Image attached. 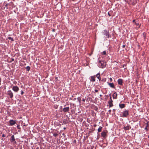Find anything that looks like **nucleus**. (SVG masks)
Wrapping results in <instances>:
<instances>
[{"instance_id":"obj_14","label":"nucleus","mask_w":149,"mask_h":149,"mask_svg":"<svg viewBox=\"0 0 149 149\" xmlns=\"http://www.w3.org/2000/svg\"><path fill=\"white\" fill-rule=\"evenodd\" d=\"M148 127L149 128V122H147V123H146V127H145V129L147 131H148Z\"/></svg>"},{"instance_id":"obj_33","label":"nucleus","mask_w":149,"mask_h":149,"mask_svg":"<svg viewBox=\"0 0 149 149\" xmlns=\"http://www.w3.org/2000/svg\"><path fill=\"white\" fill-rule=\"evenodd\" d=\"M109 111L110 113V112H111V110L110 109V110H109V111Z\"/></svg>"},{"instance_id":"obj_23","label":"nucleus","mask_w":149,"mask_h":149,"mask_svg":"<svg viewBox=\"0 0 149 149\" xmlns=\"http://www.w3.org/2000/svg\"><path fill=\"white\" fill-rule=\"evenodd\" d=\"M105 66H100L99 68H105Z\"/></svg>"},{"instance_id":"obj_42","label":"nucleus","mask_w":149,"mask_h":149,"mask_svg":"<svg viewBox=\"0 0 149 149\" xmlns=\"http://www.w3.org/2000/svg\"><path fill=\"white\" fill-rule=\"evenodd\" d=\"M148 138H149V136H148Z\"/></svg>"},{"instance_id":"obj_41","label":"nucleus","mask_w":149,"mask_h":149,"mask_svg":"<svg viewBox=\"0 0 149 149\" xmlns=\"http://www.w3.org/2000/svg\"><path fill=\"white\" fill-rule=\"evenodd\" d=\"M64 129H65V128H64Z\"/></svg>"},{"instance_id":"obj_22","label":"nucleus","mask_w":149,"mask_h":149,"mask_svg":"<svg viewBox=\"0 0 149 149\" xmlns=\"http://www.w3.org/2000/svg\"><path fill=\"white\" fill-rule=\"evenodd\" d=\"M106 52L105 51H104L102 53V54L103 55H105L106 54Z\"/></svg>"},{"instance_id":"obj_16","label":"nucleus","mask_w":149,"mask_h":149,"mask_svg":"<svg viewBox=\"0 0 149 149\" xmlns=\"http://www.w3.org/2000/svg\"><path fill=\"white\" fill-rule=\"evenodd\" d=\"M96 77L99 79V81L101 79H100V74L99 73L97 74L96 75Z\"/></svg>"},{"instance_id":"obj_4","label":"nucleus","mask_w":149,"mask_h":149,"mask_svg":"<svg viewBox=\"0 0 149 149\" xmlns=\"http://www.w3.org/2000/svg\"><path fill=\"white\" fill-rule=\"evenodd\" d=\"M104 34L107 36V38H109V32L106 30H104Z\"/></svg>"},{"instance_id":"obj_8","label":"nucleus","mask_w":149,"mask_h":149,"mask_svg":"<svg viewBox=\"0 0 149 149\" xmlns=\"http://www.w3.org/2000/svg\"><path fill=\"white\" fill-rule=\"evenodd\" d=\"M118 84L122 85L123 84L122 79H119L118 80Z\"/></svg>"},{"instance_id":"obj_38","label":"nucleus","mask_w":149,"mask_h":149,"mask_svg":"<svg viewBox=\"0 0 149 149\" xmlns=\"http://www.w3.org/2000/svg\"><path fill=\"white\" fill-rule=\"evenodd\" d=\"M113 111H115V109H113Z\"/></svg>"},{"instance_id":"obj_1","label":"nucleus","mask_w":149,"mask_h":149,"mask_svg":"<svg viewBox=\"0 0 149 149\" xmlns=\"http://www.w3.org/2000/svg\"><path fill=\"white\" fill-rule=\"evenodd\" d=\"M123 114L122 116L123 117H127L129 115L128 111L127 110H125L124 111H123Z\"/></svg>"},{"instance_id":"obj_12","label":"nucleus","mask_w":149,"mask_h":149,"mask_svg":"<svg viewBox=\"0 0 149 149\" xmlns=\"http://www.w3.org/2000/svg\"><path fill=\"white\" fill-rule=\"evenodd\" d=\"M117 94L116 93H114L113 95V99H116L117 98Z\"/></svg>"},{"instance_id":"obj_36","label":"nucleus","mask_w":149,"mask_h":149,"mask_svg":"<svg viewBox=\"0 0 149 149\" xmlns=\"http://www.w3.org/2000/svg\"><path fill=\"white\" fill-rule=\"evenodd\" d=\"M12 60L13 61H14V59L12 58Z\"/></svg>"},{"instance_id":"obj_20","label":"nucleus","mask_w":149,"mask_h":149,"mask_svg":"<svg viewBox=\"0 0 149 149\" xmlns=\"http://www.w3.org/2000/svg\"><path fill=\"white\" fill-rule=\"evenodd\" d=\"M8 38L9 40H10L12 41H14L13 39V38H11V37H8Z\"/></svg>"},{"instance_id":"obj_39","label":"nucleus","mask_w":149,"mask_h":149,"mask_svg":"<svg viewBox=\"0 0 149 149\" xmlns=\"http://www.w3.org/2000/svg\"><path fill=\"white\" fill-rule=\"evenodd\" d=\"M100 97H101L102 96V95H100Z\"/></svg>"},{"instance_id":"obj_43","label":"nucleus","mask_w":149,"mask_h":149,"mask_svg":"<svg viewBox=\"0 0 149 149\" xmlns=\"http://www.w3.org/2000/svg\"><path fill=\"white\" fill-rule=\"evenodd\" d=\"M90 149H93V148H91Z\"/></svg>"},{"instance_id":"obj_35","label":"nucleus","mask_w":149,"mask_h":149,"mask_svg":"<svg viewBox=\"0 0 149 149\" xmlns=\"http://www.w3.org/2000/svg\"><path fill=\"white\" fill-rule=\"evenodd\" d=\"M76 100V98H74L73 99V100L74 101Z\"/></svg>"},{"instance_id":"obj_18","label":"nucleus","mask_w":149,"mask_h":149,"mask_svg":"<svg viewBox=\"0 0 149 149\" xmlns=\"http://www.w3.org/2000/svg\"><path fill=\"white\" fill-rule=\"evenodd\" d=\"M91 80L93 81H95V77L94 76H91Z\"/></svg>"},{"instance_id":"obj_29","label":"nucleus","mask_w":149,"mask_h":149,"mask_svg":"<svg viewBox=\"0 0 149 149\" xmlns=\"http://www.w3.org/2000/svg\"><path fill=\"white\" fill-rule=\"evenodd\" d=\"M132 22H134L135 23H136V22H135V19H134V20H133Z\"/></svg>"},{"instance_id":"obj_9","label":"nucleus","mask_w":149,"mask_h":149,"mask_svg":"<svg viewBox=\"0 0 149 149\" xmlns=\"http://www.w3.org/2000/svg\"><path fill=\"white\" fill-rule=\"evenodd\" d=\"M69 108V107L64 108L63 109V111L64 112H65L68 111Z\"/></svg>"},{"instance_id":"obj_19","label":"nucleus","mask_w":149,"mask_h":149,"mask_svg":"<svg viewBox=\"0 0 149 149\" xmlns=\"http://www.w3.org/2000/svg\"><path fill=\"white\" fill-rule=\"evenodd\" d=\"M77 100L79 101V103H80L81 102V98L80 97H77Z\"/></svg>"},{"instance_id":"obj_28","label":"nucleus","mask_w":149,"mask_h":149,"mask_svg":"<svg viewBox=\"0 0 149 149\" xmlns=\"http://www.w3.org/2000/svg\"><path fill=\"white\" fill-rule=\"evenodd\" d=\"M2 136L3 137H5V134H3L2 135Z\"/></svg>"},{"instance_id":"obj_40","label":"nucleus","mask_w":149,"mask_h":149,"mask_svg":"<svg viewBox=\"0 0 149 149\" xmlns=\"http://www.w3.org/2000/svg\"><path fill=\"white\" fill-rule=\"evenodd\" d=\"M108 14L109 15V16H110V15H109V13H108Z\"/></svg>"},{"instance_id":"obj_34","label":"nucleus","mask_w":149,"mask_h":149,"mask_svg":"<svg viewBox=\"0 0 149 149\" xmlns=\"http://www.w3.org/2000/svg\"><path fill=\"white\" fill-rule=\"evenodd\" d=\"M82 101L84 102L85 101V100L84 99L82 100Z\"/></svg>"},{"instance_id":"obj_44","label":"nucleus","mask_w":149,"mask_h":149,"mask_svg":"<svg viewBox=\"0 0 149 149\" xmlns=\"http://www.w3.org/2000/svg\"><path fill=\"white\" fill-rule=\"evenodd\" d=\"M95 149H96V148H95Z\"/></svg>"},{"instance_id":"obj_37","label":"nucleus","mask_w":149,"mask_h":149,"mask_svg":"<svg viewBox=\"0 0 149 149\" xmlns=\"http://www.w3.org/2000/svg\"><path fill=\"white\" fill-rule=\"evenodd\" d=\"M96 126V125H94V127H95Z\"/></svg>"},{"instance_id":"obj_2","label":"nucleus","mask_w":149,"mask_h":149,"mask_svg":"<svg viewBox=\"0 0 149 149\" xmlns=\"http://www.w3.org/2000/svg\"><path fill=\"white\" fill-rule=\"evenodd\" d=\"M110 100H109V101L108 102V103L109 104V107H111L113 106V103H112L113 101L112 100L111 97V95L110 96Z\"/></svg>"},{"instance_id":"obj_32","label":"nucleus","mask_w":149,"mask_h":149,"mask_svg":"<svg viewBox=\"0 0 149 149\" xmlns=\"http://www.w3.org/2000/svg\"><path fill=\"white\" fill-rule=\"evenodd\" d=\"M135 24L136 25H139V24L138 23H135Z\"/></svg>"},{"instance_id":"obj_27","label":"nucleus","mask_w":149,"mask_h":149,"mask_svg":"<svg viewBox=\"0 0 149 149\" xmlns=\"http://www.w3.org/2000/svg\"><path fill=\"white\" fill-rule=\"evenodd\" d=\"M110 81H112V79L111 78H110Z\"/></svg>"},{"instance_id":"obj_5","label":"nucleus","mask_w":149,"mask_h":149,"mask_svg":"<svg viewBox=\"0 0 149 149\" xmlns=\"http://www.w3.org/2000/svg\"><path fill=\"white\" fill-rule=\"evenodd\" d=\"M9 122L10 124V125L11 126L13 125L16 123L15 121H14L13 120H10Z\"/></svg>"},{"instance_id":"obj_26","label":"nucleus","mask_w":149,"mask_h":149,"mask_svg":"<svg viewBox=\"0 0 149 149\" xmlns=\"http://www.w3.org/2000/svg\"><path fill=\"white\" fill-rule=\"evenodd\" d=\"M19 127V125H17V127L18 129H20V127Z\"/></svg>"},{"instance_id":"obj_15","label":"nucleus","mask_w":149,"mask_h":149,"mask_svg":"<svg viewBox=\"0 0 149 149\" xmlns=\"http://www.w3.org/2000/svg\"><path fill=\"white\" fill-rule=\"evenodd\" d=\"M130 128V127L129 126H127L126 127H124V129L125 130H129Z\"/></svg>"},{"instance_id":"obj_25","label":"nucleus","mask_w":149,"mask_h":149,"mask_svg":"<svg viewBox=\"0 0 149 149\" xmlns=\"http://www.w3.org/2000/svg\"><path fill=\"white\" fill-rule=\"evenodd\" d=\"M24 93V92L22 91L21 94L22 95Z\"/></svg>"},{"instance_id":"obj_6","label":"nucleus","mask_w":149,"mask_h":149,"mask_svg":"<svg viewBox=\"0 0 149 149\" xmlns=\"http://www.w3.org/2000/svg\"><path fill=\"white\" fill-rule=\"evenodd\" d=\"M8 94L10 96V97L11 98H12L13 96V93L10 90L9 91H8Z\"/></svg>"},{"instance_id":"obj_10","label":"nucleus","mask_w":149,"mask_h":149,"mask_svg":"<svg viewBox=\"0 0 149 149\" xmlns=\"http://www.w3.org/2000/svg\"><path fill=\"white\" fill-rule=\"evenodd\" d=\"M108 84L111 87L114 88H115V86L113 83H108Z\"/></svg>"},{"instance_id":"obj_7","label":"nucleus","mask_w":149,"mask_h":149,"mask_svg":"<svg viewBox=\"0 0 149 149\" xmlns=\"http://www.w3.org/2000/svg\"><path fill=\"white\" fill-rule=\"evenodd\" d=\"M101 136L105 138L107 136L106 132L105 131H103L101 133Z\"/></svg>"},{"instance_id":"obj_24","label":"nucleus","mask_w":149,"mask_h":149,"mask_svg":"<svg viewBox=\"0 0 149 149\" xmlns=\"http://www.w3.org/2000/svg\"><path fill=\"white\" fill-rule=\"evenodd\" d=\"M58 135V134L56 133H54L53 134V136H54L55 137L57 136Z\"/></svg>"},{"instance_id":"obj_30","label":"nucleus","mask_w":149,"mask_h":149,"mask_svg":"<svg viewBox=\"0 0 149 149\" xmlns=\"http://www.w3.org/2000/svg\"><path fill=\"white\" fill-rule=\"evenodd\" d=\"M95 92L97 93V92H98V90H97V89H95Z\"/></svg>"},{"instance_id":"obj_17","label":"nucleus","mask_w":149,"mask_h":149,"mask_svg":"<svg viewBox=\"0 0 149 149\" xmlns=\"http://www.w3.org/2000/svg\"><path fill=\"white\" fill-rule=\"evenodd\" d=\"M102 128V127L101 126H100L99 128H98L97 130L98 132H100Z\"/></svg>"},{"instance_id":"obj_3","label":"nucleus","mask_w":149,"mask_h":149,"mask_svg":"<svg viewBox=\"0 0 149 149\" xmlns=\"http://www.w3.org/2000/svg\"><path fill=\"white\" fill-rule=\"evenodd\" d=\"M12 89L15 92H17L19 90V88L17 86H14L13 87Z\"/></svg>"},{"instance_id":"obj_21","label":"nucleus","mask_w":149,"mask_h":149,"mask_svg":"<svg viewBox=\"0 0 149 149\" xmlns=\"http://www.w3.org/2000/svg\"><path fill=\"white\" fill-rule=\"evenodd\" d=\"M26 69L27 70L29 71L30 69V67L29 66H28L26 68Z\"/></svg>"},{"instance_id":"obj_13","label":"nucleus","mask_w":149,"mask_h":149,"mask_svg":"<svg viewBox=\"0 0 149 149\" xmlns=\"http://www.w3.org/2000/svg\"><path fill=\"white\" fill-rule=\"evenodd\" d=\"M10 141L11 142H13V141H15L14 135H12L11 137Z\"/></svg>"},{"instance_id":"obj_11","label":"nucleus","mask_w":149,"mask_h":149,"mask_svg":"<svg viewBox=\"0 0 149 149\" xmlns=\"http://www.w3.org/2000/svg\"><path fill=\"white\" fill-rule=\"evenodd\" d=\"M125 106V105L124 104H119V107L121 109L124 108Z\"/></svg>"},{"instance_id":"obj_31","label":"nucleus","mask_w":149,"mask_h":149,"mask_svg":"<svg viewBox=\"0 0 149 149\" xmlns=\"http://www.w3.org/2000/svg\"><path fill=\"white\" fill-rule=\"evenodd\" d=\"M125 47V45H123L122 46V47L123 48H124Z\"/></svg>"}]
</instances>
